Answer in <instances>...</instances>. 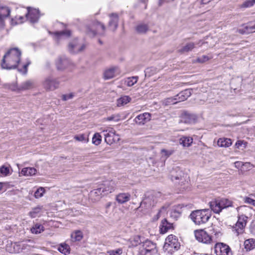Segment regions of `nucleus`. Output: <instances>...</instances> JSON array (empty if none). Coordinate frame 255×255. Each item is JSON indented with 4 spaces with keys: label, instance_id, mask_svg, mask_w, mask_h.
Wrapping results in <instances>:
<instances>
[{
    "label": "nucleus",
    "instance_id": "40",
    "mask_svg": "<svg viewBox=\"0 0 255 255\" xmlns=\"http://www.w3.org/2000/svg\"><path fill=\"white\" fill-rule=\"evenodd\" d=\"M129 241L131 246L133 247H136L141 243L140 237L138 235L134 236L130 239Z\"/></svg>",
    "mask_w": 255,
    "mask_h": 255
},
{
    "label": "nucleus",
    "instance_id": "14",
    "mask_svg": "<svg viewBox=\"0 0 255 255\" xmlns=\"http://www.w3.org/2000/svg\"><path fill=\"white\" fill-rule=\"evenodd\" d=\"M215 252L217 255H233L230 247L224 243H217L214 247Z\"/></svg>",
    "mask_w": 255,
    "mask_h": 255
},
{
    "label": "nucleus",
    "instance_id": "59",
    "mask_svg": "<svg viewBox=\"0 0 255 255\" xmlns=\"http://www.w3.org/2000/svg\"><path fill=\"white\" fill-rule=\"evenodd\" d=\"M246 164L250 165V162H246L245 163H243L241 161H236L235 162V167L237 168H239L240 167L242 166L243 165H245Z\"/></svg>",
    "mask_w": 255,
    "mask_h": 255
},
{
    "label": "nucleus",
    "instance_id": "61",
    "mask_svg": "<svg viewBox=\"0 0 255 255\" xmlns=\"http://www.w3.org/2000/svg\"><path fill=\"white\" fill-rule=\"evenodd\" d=\"M151 115L148 113H144V121L146 120L149 121Z\"/></svg>",
    "mask_w": 255,
    "mask_h": 255
},
{
    "label": "nucleus",
    "instance_id": "28",
    "mask_svg": "<svg viewBox=\"0 0 255 255\" xmlns=\"http://www.w3.org/2000/svg\"><path fill=\"white\" fill-rule=\"evenodd\" d=\"M232 144V140L228 138H220L217 141L219 146L222 147H228Z\"/></svg>",
    "mask_w": 255,
    "mask_h": 255
},
{
    "label": "nucleus",
    "instance_id": "23",
    "mask_svg": "<svg viewBox=\"0 0 255 255\" xmlns=\"http://www.w3.org/2000/svg\"><path fill=\"white\" fill-rule=\"evenodd\" d=\"M119 68L117 67H111L104 72V77L105 79H109L115 76L116 73L119 72Z\"/></svg>",
    "mask_w": 255,
    "mask_h": 255
},
{
    "label": "nucleus",
    "instance_id": "56",
    "mask_svg": "<svg viewBox=\"0 0 255 255\" xmlns=\"http://www.w3.org/2000/svg\"><path fill=\"white\" fill-rule=\"evenodd\" d=\"M74 94L71 93L68 94L63 95L62 96V99L63 101H67L72 99L74 97Z\"/></svg>",
    "mask_w": 255,
    "mask_h": 255
},
{
    "label": "nucleus",
    "instance_id": "41",
    "mask_svg": "<svg viewBox=\"0 0 255 255\" xmlns=\"http://www.w3.org/2000/svg\"><path fill=\"white\" fill-rule=\"evenodd\" d=\"M71 238L74 241H79L83 238V234L80 231H76L71 234Z\"/></svg>",
    "mask_w": 255,
    "mask_h": 255
},
{
    "label": "nucleus",
    "instance_id": "32",
    "mask_svg": "<svg viewBox=\"0 0 255 255\" xmlns=\"http://www.w3.org/2000/svg\"><path fill=\"white\" fill-rule=\"evenodd\" d=\"M36 170L33 167H26L22 169L21 174L23 176H32L36 174Z\"/></svg>",
    "mask_w": 255,
    "mask_h": 255
},
{
    "label": "nucleus",
    "instance_id": "10",
    "mask_svg": "<svg viewBox=\"0 0 255 255\" xmlns=\"http://www.w3.org/2000/svg\"><path fill=\"white\" fill-rule=\"evenodd\" d=\"M55 65L58 71H63L73 65V63L65 56L58 57L55 61Z\"/></svg>",
    "mask_w": 255,
    "mask_h": 255
},
{
    "label": "nucleus",
    "instance_id": "37",
    "mask_svg": "<svg viewBox=\"0 0 255 255\" xmlns=\"http://www.w3.org/2000/svg\"><path fill=\"white\" fill-rule=\"evenodd\" d=\"M162 104L165 106H170L177 103L175 97H169L164 99L162 101Z\"/></svg>",
    "mask_w": 255,
    "mask_h": 255
},
{
    "label": "nucleus",
    "instance_id": "24",
    "mask_svg": "<svg viewBox=\"0 0 255 255\" xmlns=\"http://www.w3.org/2000/svg\"><path fill=\"white\" fill-rule=\"evenodd\" d=\"M130 199V195L128 193H120L116 196V200L120 204H124Z\"/></svg>",
    "mask_w": 255,
    "mask_h": 255
},
{
    "label": "nucleus",
    "instance_id": "18",
    "mask_svg": "<svg viewBox=\"0 0 255 255\" xmlns=\"http://www.w3.org/2000/svg\"><path fill=\"white\" fill-rule=\"evenodd\" d=\"M197 116L193 114L187 112H183L180 116L179 123L186 124H192L196 123Z\"/></svg>",
    "mask_w": 255,
    "mask_h": 255
},
{
    "label": "nucleus",
    "instance_id": "53",
    "mask_svg": "<svg viewBox=\"0 0 255 255\" xmlns=\"http://www.w3.org/2000/svg\"><path fill=\"white\" fill-rule=\"evenodd\" d=\"M211 58L210 57H209L206 55H202V56L198 57L196 60V61L200 63H204L207 61H208Z\"/></svg>",
    "mask_w": 255,
    "mask_h": 255
},
{
    "label": "nucleus",
    "instance_id": "47",
    "mask_svg": "<svg viewBox=\"0 0 255 255\" xmlns=\"http://www.w3.org/2000/svg\"><path fill=\"white\" fill-rule=\"evenodd\" d=\"M156 72V70L154 67L148 68L144 71V76L150 77L152 75L155 73Z\"/></svg>",
    "mask_w": 255,
    "mask_h": 255
},
{
    "label": "nucleus",
    "instance_id": "54",
    "mask_svg": "<svg viewBox=\"0 0 255 255\" xmlns=\"http://www.w3.org/2000/svg\"><path fill=\"white\" fill-rule=\"evenodd\" d=\"M168 206H163L161 209L159 211L158 214H157V219H158L159 217L162 214H165L167 212V209Z\"/></svg>",
    "mask_w": 255,
    "mask_h": 255
},
{
    "label": "nucleus",
    "instance_id": "33",
    "mask_svg": "<svg viewBox=\"0 0 255 255\" xmlns=\"http://www.w3.org/2000/svg\"><path fill=\"white\" fill-rule=\"evenodd\" d=\"M42 209V206H38L33 208L32 210L29 212L28 215L31 218H36L39 216Z\"/></svg>",
    "mask_w": 255,
    "mask_h": 255
},
{
    "label": "nucleus",
    "instance_id": "34",
    "mask_svg": "<svg viewBox=\"0 0 255 255\" xmlns=\"http://www.w3.org/2000/svg\"><path fill=\"white\" fill-rule=\"evenodd\" d=\"M195 44L193 42H190L186 44L185 46L178 50V51L181 53H184L191 51L195 47Z\"/></svg>",
    "mask_w": 255,
    "mask_h": 255
},
{
    "label": "nucleus",
    "instance_id": "43",
    "mask_svg": "<svg viewBox=\"0 0 255 255\" xmlns=\"http://www.w3.org/2000/svg\"><path fill=\"white\" fill-rule=\"evenodd\" d=\"M102 141V136L99 133L94 134L92 138V143L95 145H99Z\"/></svg>",
    "mask_w": 255,
    "mask_h": 255
},
{
    "label": "nucleus",
    "instance_id": "62",
    "mask_svg": "<svg viewBox=\"0 0 255 255\" xmlns=\"http://www.w3.org/2000/svg\"><path fill=\"white\" fill-rule=\"evenodd\" d=\"M211 0H201V3L202 4H205L209 3Z\"/></svg>",
    "mask_w": 255,
    "mask_h": 255
},
{
    "label": "nucleus",
    "instance_id": "19",
    "mask_svg": "<svg viewBox=\"0 0 255 255\" xmlns=\"http://www.w3.org/2000/svg\"><path fill=\"white\" fill-rule=\"evenodd\" d=\"M157 252L155 243L148 240L144 241V255H154Z\"/></svg>",
    "mask_w": 255,
    "mask_h": 255
},
{
    "label": "nucleus",
    "instance_id": "9",
    "mask_svg": "<svg viewBox=\"0 0 255 255\" xmlns=\"http://www.w3.org/2000/svg\"><path fill=\"white\" fill-rule=\"evenodd\" d=\"M59 82L57 79L51 76L46 77L43 82V86L45 89L48 91H54L59 87Z\"/></svg>",
    "mask_w": 255,
    "mask_h": 255
},
{
    "label": "nucleus",
    "instance_id": "25",
    "mask_svg": "<svg viewBox=\"0 0 255 255\" xmlns=\"http://www.w3.org/2000/svg\"><path fill=\"white\" fill-rule=\"evenodd\" d=\"M241 33H250L255 32V23H250L248 25H244L243 28L239 29Z\"/></svg>",
    "mask_w": 255,
    "mask_h": 255
},
{
    "label": "nucleus",
    "instance_id": "42",
    "mask_svg": "<svg viewBox=\"0 0 255 255\" xmlns=\"http://www.w3.org/2000/svg\"><path fill=\"white\" fill-rule=\"evenodd\" d=\"M44 230V227L42 225L36 224L31 229L32 233L39 234Z\"/></svg>",
    "mask_w": 255,
    "mask_h": 255
},
{
    "label": "nucleus",
    "instance_id": "20",
    "mask_svg": "<svg viewBox=\"0 0 255 255\" xmlns=\"http://www.w3.org/2000/svg\"><path fill=\"white\" fill-rule=\"evenodd\" d=\"M34 86V82L32 80H27L23 82L19 87L12 86L11 89L13 91H24L31 89Z\"/></svg>",
    "mask_w": 255,
    "mask_h": 255
},
{
    "label": "nucleus",
    "instance_id": "8",
    "mask_svg": "<svg viewBox=\"0 0 255 255\" xmlns=\"http://www.w3.org/2000/svg\"><path fill=\"white\" fill-rule=\"evenodd\" d=\"M157 193L151 191L144 195V207L150 208L155 206L157 203Z\"/></svg>",
    "mask_w": 255,
    "mask_h": 255
},
{
    "label": "nucleus",
    "instance_id": "44",
    "mask_svg": "<svg viewBox=\"0 0 255 255\" xmlns=\"http://www.w3.org/2000/svg\"><path fill=\"white\" fill-rule=\"evenodd\" d=\"M91 196H94V195L97 196H98L97 199H99L102 196H104V192H103V191H102V188H101V186H100L97 189L92 191L91 192Z\"/></svg>",
    "mask_w": 255,
    "mask_h": 255
},
{
    "label": "nucleus",
    "instance_id": "1",
    "mask_svg": "<svg viewBox=\"0 0 255 255\" xmlns=\"http://www.w3.org/2000/svg\"><path fill=\"white\" fill-rule=\"evenodd\" d=\"M21 52L17 48L10 49L3 56L1 67L3 69H11L16 67L18 70L24 74L27 72L30 62L21 64L19 63Z\"/></svg>",
    "mask_w": 255,
    "mask_h": 255
},
{
    "label": "nucleus",
    "instance_id": "31",
    "mask_svg": "<svg viewBox=\"0 0 255 255\" xmlns=\"http://www.w3.org/2000/svg\"><path fill=\"white\" fill-rule=\"evenodd\" d=\"M131 101V98L128 96H123L119 98L117 101V105L118 107L123 106Z\"/></svg>",
    "mask_w": 255,
    "mask_h": 255
},
{
    "label": "nucleus",
    "instance_id": "5",
    "mask_svg": "<svg viewBox=\"0 0 255 255\" xmlns=\"http://www.w3.org/2000/svg\"><path fill=\"white\" fill-rule=\"evenodd\" d=\"M26 11L27 12L25 14V17L22 16H16V18L19 20V21L18 22V23H21L23 22V20L25 19V18H26V19L31 23H33L36 22L39 17V10L35 8H31L30 7H28Z\"/></svg>",
    "mask_w": 255,
    "mask_h": 255
},
{
    "label": "nucleus",
    "instance_id": "16",
    "mask_svg": "<svg viewBox=\"0 0 255 255\" xmlns=\"http://www.w3.org/2000/svg\"><path fill=\"white\" fill-rule=\"evenodd\" d=\"M104 195L113 192L117 188V184L114 180H107L100 185Z\"/></svg>",
    "mask_w": 255,
    "mask_h": 255
},
{
    "label": "nucleus",
    "instance_id": "35",
    "mask_svg": "<svg viewBox=\"0 0 255 255\" xmlns=\"http://www.w3.org/2000/svg\"><path fill=\"white\" fill-rule=\"evenodd\" d=\"M245 248L247 250H251L255 247V240L250 239L244 242Z\"/></svg>",
    "mask_w": 255,
    "mask_h": 255
},
{
    "label": "nucleus",
    "instance_id": "11",
    "mask_svg": "<svg viewBox=\"0 0 255 255\" xmlns=\"http://www.w3.org/2000/svg\"><path fill=\"white\" fill-rule=\"evenodd\" d=\"M196 239L199 242L208 244L211 243V237L204 230H198L194 231Z\"/></svg>",
    "mask_w": 255,
    "mask_h": 255
},
{
    "label": "nucleus",
    "instance_id": "48",
    "mask_svg": "<svg viewBox=\"0 0 255 255\" xmlns=\"http://www.w3.org/2000/svg\"><path fill=\"white\" fill-rule=\"evenodd\" d=\"M45 189L43 187H40L37 189L34 193V196L36 198H39L43 196Z\"/></svg>",
    "mask_w": 255,
    "mask_h": 255
},
{
    "label": "nucleus",
    "instance_id": "13",
    "mask_svg": "<svg viewBox=\"0 0 255 255\" xmlns=\"http://www.w3.org/2000/svg\"><path fill=\"white\" fill-rule=\"evenodd\" d=\"M248 217L242 215L238 217V220L234 227V231L237 233V235L242 234L244 231V228L246 226Z\"/></svg>",
    "mask_w": 255,
    "mask_h": 255
},
{
    "label": "nucleus",
    "instance_id": "64",
    "mask_svg": "<svg viewBox=\"0 0 255 255\" xmlns=\"http://www.w3.org/2000/svg\"><path fill=\"white\" fill-rule=\"evenodd\" d=\"M159 5H161L163 3V0H159Z\"/></svg>",
    "mask_w": 255,
    "mask_h": 255
},
{
    "label": "nucleus",
    "instance_id": "63",
    "mask_svg": "<svg viewBox=\"0 0 255 255\" xmlns=\"http://www.w3.org/2000/svg\"><path fill=\"white\" fill-rule=\"evenodd\" d=\"M112 205V202H108L106 205V208H109Z\"/></svg>",
    "mask_w": 255,
    "mask_h": 255
},
{
    "label": "nucleus",
    "instance_id": "21",
    "mask_svg": "<svg viewBox=\"0 0 255 255\" xmlns=\"http://www.w3.org/2000/svg\"><path fill=\"white\" fill-rule=\"evenodd\" d=\"M85 48V45H79L77 40L70 42L68 45V50L71 53H77L82 51Z\"/></svg>",
    "mask_w": 255,
    "mask_h": 255
},
{
    "label": "nucleus",
    "instance_id": "51",
    "mask_svg": "<svg viewBox=\"0 0 255 255\" xmlns=\"http://www.w3.org/2000/svg\"><path fill=\"white\" fill-rule=\"evenodd\" d=\"M0 173L3 176H7L9 173V169L8 167L2 165L0 167Z\"/></svg>",
    "mask_w": 255,
    "mask_h": 255
},
{
    "label": "nucleus",
    "instance_id": "46",
    "mask_svg": "<svg viewBox=\"0 0 255 255\" xmlns=\"http://www.w3.org/2000/svg\"><path fill=\"white\" fill-rule=\"evenodd\" d=\"M123 253V250L118 248L115 250H110L107 251L106 255H121Z\"/></svg>",
    "mask_w": 255,
    "mask_h": 255
},
{
    "label": "nucleus",
    "instance_id": "6",
    "mask_svg": "<svg viewBox=\"0 0 255 255\" xmlns=\"http://www.w3.org/2000/svg\"><path fill=\"white\" fill-rule=\"evenodd\" d=\"M106 27L103 23L98 21H94L87 27V33L90 36L96 34L103 35L105 33Z\"/></svg>",
    "mask_w": 255,
    "mask_h": 255
},
{
    "label": "nucleus",
    "instance_id": "26",
    "mask_svg": "<svg viewBox=\"0 0 255 255\" xmlns=\"http://www.w3.org/2000/svg\"><path fill=\"white\" fill-rule=\"evenodd\" d=\"M172 228V224L168 222L166 219H164L161 221V223L160 226V231L161 234H165L169 230Z\"/></svg>",
    "mask_w": 255,
    "mask_h": 255
},
{
    "label": "nucleus",
    "instance_id": "50",
    "mask_svg": "<svg viewBox=\"0 0 255 255\" xmlns=\"http://www.w3.org/2000/svg\"><path fill=\"white\" fill-rule=\"evenodd\" d=\"M108 121L118 122L120 120V116L119 114L113 115L105 119Z\"/></svg>",
    "mask_w": 255,
    "mask_h": 255
},
{
    "label": "nucleus",
    "instance_id": "38",
    "mask_svg": "<svg viewBox=\"0 0 255 255\" xmlns=\"http://www.w3.org/2000/svg\"><path fill=\"white\" fill-rule=\"evenodd\" d=\"M58 251L66 255L70 253V247L66 244H61L58 248Z\"/></svg>",
    "mask_w": 255,
    "mask_h": 255
},
{
    "label": "nucleus",
    "instance_id": "15",
    "mask_svg": "<svg viewBox=\"0 0 255 255\" xmlns=\"http://www.w3.org/2000/svg\"><path fill=\"white\" fill-rule=\"evenodd\" d=\"M49 33L53 34L54 40L57 43H60L67 39L71 35V31L68 29L55 32H50Z\"/></svg>",
    "mask_w": 255,
    "mask_h": 255
},
{
    "label": "nucleus",
    "instance_id": "27",
    "mask_svg": "<svg viewBox=\"0 0 255 255\" xmlns=\"http://www.w3.org/2000/svg\"><path fill=\"white\" fill-rule=\"evenodd\" d=\"M193 142V138L190 136H183L179 139V143L183 147H189Z\"/></svg>",
    "mask_w": 255,
    "mask_h": 255
},
{
    "label": "nucleus",
    "instance_id": "36",
    "mask_svg": "<svg viewBox=\"0 0 255 255\" xmlns=\"http://www.w3.org/2000/svg\"><path fill=\"white\" fill-rule=\"evenodd\" d=\"M174 150L173 149H162L161 150L160 154L161 158L163 160L166 159L168 157L172 155L174 153Z\"/></svg>",
    "mask_w": 255,
    "mask_h": 255
},
{
    "label": "nucleus",
    "instance_id": "39",
    "mask_svg": "<svg viewBox=\"0 0 255 255\" xmlns=\"http://www.w3.org/2000/svg\"><path fill=\"white\" fill-rule=\"evenodd\" d=\"M137 78L136 76L127 78L125 80V84L129 87L132 86L137 82Z\"/></svg>",
    "mask_w": 255,
    "mask_h": 255
},
{
    "label": "nucleus",
    "instance_id": "4",
    "mask_svg": "<svg viewBox=\"0 0 255 255\" xmlns=\"http://www.w3.org/2000/svg\"><path fill=\"white\" fill-rule=\"evenodd\" d=\"M105 137V141L108 144H112L120 140V136L116 134L115 130L112 128H101Z\"/></svg>",
    "mask_w": 255,
    "mask_h": 255
},
{
    "label": "nucleus",
    "instance_id": "45",
    "mask_svg": "<svg viewBox=\"0 0 255 255\" xmlns=\"http://www.w3.org/2000/svg\"><path fill=\"white\" fill-rule=\"evenodd\" d=\"M255 4V0H248L244 1L240 5L241 8H248Z\"/></svg>",
    "mask_w": 255,
    "mask_h": 255
},
{
    "label": "nucleus",
    "instance_id": "30",
    "mask_svg": "<svg viewBox=\"0 0 255 255\" xmlns=\"http://www.w3.org/2000/svg\"><path fill=\"white\" fill-rule=\"evenodd\" d=\"M183 174V172L178 168L173 169L171 172V179L172 180L180 179Z\"/></svg>",
    "mask_w": 255,
    "mask_h": 255
},
{
    "label": "nucleus",
    "instance_id": "55",
    "mask_svg": "<svg viewBox=\"0 0 255 255\" xmlns=\"http://www.w3.org/2000/svg\"><path fill=\"white\" fill-rule=\"evenodd\" d=\"M235 146L237 148H240L242 146L245 148L246 146V142L243 140H238L235 144Z\"/></svg>",
    "mask_w": 255,
    "mask_h": 255
},
{
    "label": "nucleus",
    "instance_id": "3",
    "mask_svg": "<svg viewBox=\"0 0 255 255\" xmlns=\"http://www.w3.org/2000/svg\"><path fill=\"white\" fill-rule=\"evenodd\" d=\"M231 201L226 199H217L210 202L211 209L216 214L220 213L223 209L232 206Z\"/></svg>",
    "mask_w": 255,
    "mask_h": 255
},
{
    "label": "nucleus",
    "instance_id": "22",
    "mask_svg": "<svg viewBox=\"0 0 255 255\" xmlns=\"http://www.w3.org/2000/svg\"><path fill=\"white\" fill-rule=\"evenodd\" d=\"M191 95V89H186L175 96L177 103L186 100Z\"/></svg>",
    "mask_w": 255,
    "mask_h": 255
},
{
    "label": "nucleus",
    "instance_id": "29",
    "mask_svg": "<svg viewBox=\"0 0 255 255\" xmlns=\"http://www.w3.org/2000/svg\"><path fill=\"white\" fill-rule=\"evenodd\" d=\"M10 13V9L6 6H0V24H2L3 20Z\"/></svg>",
    "mask_w": 255,
    "mask_h": 255
},
{
    "label": "nucleus",
    "instance_id": "58",
    "mask_svg": "<svg viewBox=\"0 0 255 255\" xmlns=\"http://www.w3.org/2000/svg\"><path fill=\"white\" fill-rule=\"evenodd\" d=\"M180 215V212L175 210H172L171 212V216L175 218H178Z\"/></svg>",
    "mask_w": 255,
    "mask_h": 255
},
{
    "label": "nucleus",
    "instance_id": "7",
    "mask_svg": "<svg viewBox=\"0 0 255 255\" xmlns=\"http://www.w3.org/2000/svg\"><path fill=\"white\" fill-rule=\"evenodd\" d=\"M180 247V243L176 237L173 235H170L166 238L163 248L169 252H173V250L179 249Z\"/></svg>",
    "mask_w": 255,
    "mask_h": 255
},
{
    "label": "nucleus",
    "instance_id": "17",
    "mask_svg": "<svg viewBox=\"0 0 255 255\" xmlns=\"http://www.w3.org/2000/svg\"><path fill=\"white\" fill-rule=\"evenodd\" d=\"M109 20L108 29L112 32H115L118 27L119 16L117 13H111L108 15Z\"/></svg>",
    "mask_w": 255,
    "mask_h": 255
},
{
    "label": "nucleus",
    "instance_id": "2",
    "mask_svg": "<svg viewBox=\"0 0 255 255\" xmlns=\"http://www.w3.org/2000/svg\"><path fill=\"white\" fill-rule=\"evenodd\" d=\"M211 212L209 209L198 210L193 211L190 214L192 221L198 225L206 223L211 217Z\"/></svg>",
    "mask_w": 255,
    "mask_h": 255
},
{
    "label": "nucleus",
    "instance_id": "12",
    "mask_svg": "<svg viewBox=\"0 0 255 255\" xmlns=\"http://www.w3.org/2000/svg\"><path fill=\"white\" fill-rule=\"evenodd\" d=\"M28 245L23 243H10V245L8 244L6 246V250L10 253H19L23 250L27 249Z\"/></svg>",
    "mask_w": 255,
    "mask_h": 255
},
{
    "label": "nucleus",
    "instance_id": "52",
    "mask_svg": "<svg viewBox=\"0 0 255 255\" xmlns=\"http://www.w3.org/2000/svg\"><path fill=\"white\" fill-rule=\"evenodd\" d=\"M135 122L139 125H143V114H140L136 116L134 119Z\"/></svg>",
    "mask_w": 255,
    "mask_h": 255
},
{
    "label": "nucleus",
    "instance_id": "49",
    "mask_svg": "<svg viewBox=\"0 0 255 255\" xmlns=\"http://www.w3.org/2000/svg\"><path fill=\"white\" fill-rule=\"evenodd\" d=\"M74 139L79 141H82L84 142H87L88 141V139L86 137L85 134H80L75 135L74 136Z\"/></svg>",
    "mask_w": 255,
    "mask_h": 255
},
{
    "label": "nucleus",
    "instance_id": "57",
    "mask_svg": "<svg viewBox=\"0 0 255 255\" xmlns=\"http://www.w3.org/2000/svg\"><path fill=\"white\" fill-rule=\"evenodd\" d=\"M255 200L252 199L249 197H245L244 198V201L245 203L252 205H253Z\"/></svg>",
    "mask_w": 255,
    "mask_h": 255
},
{
    "label": "nucleus",
    "instance_id": "60",
    "mask_svg": "<svg viewBox=\"0 0 255 255\" xmlns=\"http://www.w3.org/2000/svg\"><path fill=\"white\" fill-rule=\"evenodd\" d=\"M136 31L137 33H142L143 32V25L140 24L136 27Z\"/></svg>",
    "mask_w": 255,
    "mask_h": 255
}]
</instances>
